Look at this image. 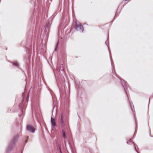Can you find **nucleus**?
Here are the masks:
<instances>
[{
    "label": "nucleus",
    "mask_w": 153,
    "mask_h": 153,
    "mask_svg": "<svg viewBox=\"0 0 153 153\" xmlns=\"http://www.w3.org/2000/svg\"><path fill=\"white\" fill-rule=\"evenodd\" d=\"M76 28L77 30L80 31H82L83 30L82 25L79 22H76Z\"/></svg>",
    "instance_id": "obj_1"
},
{
    "label": "nucleus",
    "mask_w": 153,
    "mask_h": 153,
    "mask_svg": "<svg viewBox=\"0 0 153 153\" xmlns=\"http://www.w3.org/2000/svg\"><path fill=\"white\" fill-rule=\"evenodd\" d=\"M27 129L30 132L33 133L35 131V128L32 126L30 125H28L27 126Z\"/></svg>",
    "instance_id": "obj_2"
},
{
    "label": "nucleus",
    "mask_w": 153,
    "mask_h": 153,
    "mask_svg": "<svg viewBox=\"0 0 153 153\" xmlns=\"http://www.w3.org/2000/svg\"><path fill=\"white\" fill-rule=\"evenodd\" d=\"M51 122L52 125L53 126H56V122L55 120V119L53 118H51Z\"/></svg>",
    "instance_id": "obj_3"
},
{
    "label": "nucleus",
    "mask_w": 153,
    "mask_h": 153,
    "mask_svg": "<svg viewBox=\"0 0 153 153\" xmlns=\"http://www.w3.org/2000/svg\"><path fill=\"white\" fill-rule=\"evenodd\" d=\"M62 137L64 138H66V135L65 131L64 129H62Z\"/></svg>",
    "instance_id": "obj_4"
},
{
    "label": "nucleus",
    "mask_w": 153,
    "mask_h": 153,
    "mask_svg": "<svg viewBox=\"0 0 153 153\" xmlns=\"http://www.w3.org/2000/svg\"><path fill=\"white\" fill-rule=\"evenodd\" d=\"M127 143L128 144H130L131 143H133V140L131 139L130 140H129L127 142Z\"/></svg>",
    "instance_id": "obj_5"
},
{
    "label": "nucleus",
    "mask_w": 153,
    "mask_h": 153,
    "mask_svg": "<svg viewBox=\"0 0 153 153\" xmlns=\"http://www.w3.org/2000/svg\"><path fill=\"white\" fill-rule=\"evenodd\" d=\"M60 122L62 126H64L65 125V124L64 122V120H60Z\"/></svg>",
    "instance_id": "obj_6"
},
{
    "label": "nucleus",
    "mask_w": 153,
    "mask_h": 153,
    "mask_svg": "<svg viewBox=\"0 0 153 153\" xmlns=\"http://www.w3.org/2000/svg\"><path fill=\"white\" fill-rule=\"evenodd\" d=\"M64 116L62 114L61 116L60 120H64Z\"/></svg>",
    "instance_id": "obj_7"
},
{
    "label": "nucleus",
    "mask_w": 153,
    "mask_h": 153,
    "mask_svg": "<svg viewBox=\"0 0 153 153\" xmlns=\"http://www.w3.org/2000/svg\"><path fill=\"white\" fill-rule=\"evenodd\" d=\"M13 64L16 66H18V64L17 62H14Z\"/></svg>",
    "instance_id": "obj_8"
}]
</instances>
